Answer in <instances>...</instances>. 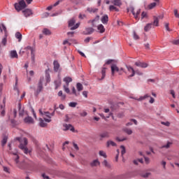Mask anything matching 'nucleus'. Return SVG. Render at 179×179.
I'll list each match as a JSON object with an SVG mask.
<instances>
[{
  "instance_id": "nucleus-1",
  "label": "nucleus",
  "mask_w": 179,
  "mask_h": 179,
  "mask_svg": "<svg viewBox=\"0 0 179 179\" xmlns=\"http://www.w3.org/2000/svg\"><path fill=\"white\" fill-rule=\"evenodd\" d=\"M15 139V141H18V142H20L19 148L21 149V150H22L25 155H29L30 151H29V148H27V143H29L27 138L17 137Z\"/></svg>"
},
{
  "instance_id": "nucleus-2",
  "label": "nucleus",
  "mask_w": 179,
  "mask_h": 179,
  "mask_svg": "<svg viewBox=\"0 0 179 179\" xmlns=\"http://www.w3.org/2000/svg\"><path fill=\"white\" fill-rule=\"evenodd\" d=\"M14 6L17 12H20V10H23V9L27 8V5L26 4V1H24V0H21L18 3H15Z\"/></svg>"
},
{
  "instance_id": "nucleus-3",
  "label": "nucleus",
  "mask_w": 179,
  "mask_h": 179,
  "mask_svg": "<svg viewBox=\"0 0 179 179\" xmlns=\"http://www.w3.org/2000/svg\"><path fill=\"white\" fill-rule=\"evenodd\" d=\"M76 23V20L75 18H72L69 21V27H70L71 30H76L80 26V22Z\"/></svg>"
},
{
  "instance_id": "nucleus-4",
  "label": "nucleus",
  "mask_w": 179,
  "mask_h": 179,
  "mask_svg": "<svg viewBox=\"0 0 179 179\" xmlns=\"http://www.w3.org/2000/svg\"><path fill=\"white\" fill-rule=\"evenodd\" d=\"M39 113L41 115H45V117H47L48 118H45L43 117L44 121L45 122H51V113L50 112H43V109H39Z\"/></svg>"
},
{
  "instance_id": "nucleus-5",
  "label": "nucleus",
  "mask_w": 179,
  "mask_h": 179,
  "mask_svg": "<svg viewBox=\"0 0 179 179\" xmlns=\"http://www.w3.org/2000/svg\"><path fill=\"white\" fill-rule=\"evenodd\" d=\"M135 8L131 6L127 8V12H131L132 15L134 16L135 19L139 20V15H141V9L137 10L136 13H135Z\"/></svg>"
},
{
  "instance_id": "nucleus-6",
  "label": "nucleus",
  "mask_w": 179,
  "mask_h": 179,
  "mask_svg": "<svg viewBox=\"0 0 179 179\" xmlns=\"http://www.w3.org/2000/svg\"><path fill=\"white\" fill-rule=\"evenodd\" d=\"M43 82H44V77L41 78L38 84V89L36 90L35 94L36 96H38L41 90H43Z\"/></svg>"
},
{
  "instance_id": "nucleus-7",
  "label": "nucleus",
  "mask_w": 179,
  "mask_h": 179,
  "mask_svg": "<svg viewBox=\"0 0 179 179\" xmlns=\"http://www.w3.org/2000/svg\"><path fill=\"white\" fill-rule=\"evenodd\" d=\"M63 127V131H71V132H75V127H73L71 124H64Z\"/></svg>"
},
{
  "instance_id": "nucleus-8",
  "label": "nucleus",
  "mask_w": 179,
  "mask_h": 179,
  "mask_svg": "<svg viewBox=\"0 0 179 179\" xmlns=\"http://www.w3.org/2000/svg\"><path fill=\"white\" fill-rule=\"evenodd\" d=\"M22 13L25 17H29V16H31V15H33V11L31 10V9L26 8L22 10Z\"/></svg>"
},
{
  "instance_id": "nucleus-9",
  "label": "nucleus",
  "mask_w": 179,
  "mask_h": 179,
  "mask_svg": "<svg viewBox=\"0 0 179 179\" xmlns=\"http://www.w3.org/2000/svg\"><path fill=\"white\" fill-rule=\"evenodd\" d=\"M136 66H138V68H148V63L143 62H135Z\"/></svg>"
},
{
  "instance_id": "nucleus-10",
  "label": "nucleus",
  "mask_w": 179,
  "mask_h": 179,
  "mask_svg": "<svg viewBox=\"0 0 179 179\" xmlns=\"http://www.w3.org/2000/svg\"><path fill=\"white\" fill-rule=\"evenodd\" d=\"M127 71L131 73V75H129L128 76V78H133V76H135V73H136V71H135V69H134V68H132V66H127Z\"/></svg>"
},
{
  "instance_id": "nucleus-11",
  "label": "nucleus",
  "mask_w": 179,
  "mask_h": 179,
  "mask_svg": "<svg viewBox=\"0 0 179 179\" xmlns=\"http://www.w3.org/2000/svg\"><path fill=\"white\" fill-rule=\"evenodd\" d=\"M115 72H120V69L117 66L116 64L111 65V73L112 76H114Z\"/></svg>"
},
{
  "instance_id": "nucleus-12",
  "label": "nucleus",
  "mask_w": 179,
  "mask_h": 179,
  "mask_svg": "<svg viewBox=\"0 0 179 179\" xmlns=\"http://www.w3.org/2000/svg\"><path fill=\"white\" fill-rule=\"evenodd\" d=\"M24 122L25 124H34V119L30 116H27L24 119Z\"/></svg>"
},
{
  "instance_id": "nucleus-13",
  "label": "nucleus",
  "mask_w": 179,
  "mask_h": 179,
  "mask_svg": "<svg viewBox=\"0 0 179 179\" xmlns=\"http://www.w3.org/2000/svg\"><path fill=\"white\" fill-rule=\"evenodd\" d=\"M19 115L23 117L24 115V109L22 108V103H18Z\"/></svg>"
},
{
  "instance_id": "nucleus-14",
  "label": "nucleus",
  "mask_w": 179,
  "mask_h": 179,
  "mask_svg": "<svg viewBox=\"0 0 179 179\" xmlns=\"http://www.w3.org/2000/svg\"><path fill=\"white\" fill-rule=\"evenodd\" d=\"M45 80L47 83H50V82H51V77L50 76V69L45 70Z\"/></svg>"
},
{
  "instance_id": "nucleus-15",
  "label": "nucleus",
  "mask_w": 179,
  "mask_h": 179,
  "mask_svg": "<svg viewBox=\"0 0 179 179\" xmlns=\"http://www.w3.org/2000/svg\"><path fill=\"white\" fill-rule=\"evenodd\" d=\"M39 127H41V128H45V127H47V122H45L43 118H39Z\"/></svg>"
},
{
  "instance_id": "nucleus-16",
  "label": "nucleus",
  "mask_w": 179,
  "mask_h": 179,
  "mask_svg": "<svg viewBox=\"0 0 179 179\" xmlns=\"http://www.w3.org/2000/svg\"><path fill=\"white\" fill-rule=\"evenodd\" d=\"M101 23H103V24H107V23H108V15H104L101 17Z\"/></svg>"
},
{
  "instance_id": "nucleus-17",
  "label": "nucleus",
  "mask_w": 179,
  "mask_h": 179,
  "mask_svg": "<svg viewBox=\"0 0 179 179\" xmlns=\"http://www.w3.org/2000/svg\"><path fill=\"white\" fill-rule=\"evenodd\" d=\"M53 65L55 72H58V71L59 70V63H58V61L55 60L53 62Z\"/></svg>"
},
{
  "instance_id": "nucleus-18",
  "label": "nucleus",
  "mask_w": 179,
  "mask_h": 179,
  "mask_svg": "<svg viewBox=\"0 0 179 179\" xmlns=\"http://www.w3.org/2000/svg\"><path fill=\"white\" fill-rule=\"evenodd\" d=\"M97 30L99 33L103 34L104 31H106V28H104L103 24H100L97 26Z\"/></svg>"
},
{
  "instance_id": "nucleus-19",
  "label": "nucleus",
  "mask_w": 179,
  "mask_h": 179,
  "mask_svg": "<svg viewBox=\"0 0 179 179\" xmlns=\"http://www.w3.org/2000/svg\"><path fill=\"white\" fill-rule=\"evenodd\" d=\"M149 97H150V95H149L148 94H146L143 96H140L139 99H136V98H133V99H134L135 100H137L138 101H142V100H145Z\"/></svg>"
},
{
  "instance_id": "nucleus-20",
  "label": "nucleus",
  "mask_w": 179,
  "mask_h": 179,
  "mask_svg": "<svg viewBox=\"0 0 179 179\" xmlns=\"http://www.w3.org/2000/svg\"><path fill=\"white\" fill-rule=\"evenodd\" d=\"M111 3H113L115 6H120L122 5V3H121V0H111Z\"/></svg>"
},
{
  "instance_id": "nucleus-21",
  "label": "nucleus",
  "mask_w": 179,
  "mask_h": 179,
  "mask_svg": "<svg viewBox=\"0 0 179 179\" xmlns=\"http://www.w3.org/2000/svg\"><path fill=\"white\" fill-rule=\"evenodd\" d=\"M110 146H117V143L111 140H109L106 142V148H110Z\"/></svg>"
},
{
  "instance_id": "nucleus-22",
  "label": "nucleus",
  "mask_w": 179,
  "mask_h": 179,
  "mask_svg": "<svg viewBox=\"0 0 179 179\" xmlns=\"http://www.w3.org/2000/svg\"><path fill=\"white\" fill-rule=\"evenodd\" d=\"M85 34L89 35V34H92L94 31V29L92 28V27H87L85 28Z\"/></svg>"
},
{
  "instance_id": "nucleus-23",
  "label": "nucleus",
  "mask_w": 179,
  "mask_h": 179,
  "mask_svg": "<svg viewBox=\"0 0 179 179\" xmlns=\"http://www.w3.org/2000/svg\"><path fill=\"white\" fill-rule=\"evenodd\" d=\"M55 89H58L59 86H61V78H57L56 80L54 82Z\"/></svg>"
},
{
  "instance_id": "nucleus-24",
  "label": "nucleus",
  "mask_w": 179,
  "mask_h": 179,
  "mask_svg": "<svg viewBox=\"0 0 179 179\" xmlns=\"http://www.w3.org/2000/svg\"><path fill=\"white\" fill-rule=\"evenodd\" d=\"M10 58H17V52L16 50H11L10 52Z\"/></svg>"
},
{
  "instance_id": "nucleus-25",
  "label": "nucleus",
  "mask_w": 179,
  "mask_h": 179,
  "mask_svg": "<svg viewBox=\"0 0 179 179\" xmlns=\"http://www.w3.org/2000/svg\"><path fill=\"white\" fill-rule=\"evenodd\" d=\"M64 82H65L66 85L67 86H69V83H71V82H72V78L71 77H66L64 78Z\"/></svg>"
},
{
  "instance_id": "nucleus-26",
  "label": "nucleus",
  "mask_w": 179,
  "mask_h": 179,
  "mask_svg": "<svg viewBox=\"0 0 179 179\" xmlns=\"http://www.w3.org/2000/svg\"><path fill=\"white\" fill-rule=\"evenodd\" d=\"M0 110H1L0 115L1 117L5 116V104L4 105H0Z\"/></svg>"
},
{
  "instance_id": "nucleus-27",
  "label": "nucleus",
  "mask_w": 179,
  "mask_h": 179,
  "mask_svg": "<svg viewBox=\"0 0 179 179\" xmlns=\"http://www.w3.org/2000/svg\"><path fill=\"white\" fill-rule=\"evenodd\" d=\"M99 20H100V16L99 15H96L94 20H90L88 22V23H90V22L92 23V26L94 27V22H99Z\"/></svg>"
},
{
  "instance_id": "nucleus-28",
  "label": "nucleus",
  "mask_w": 179,
  "mask_h": 179,
  "mask_svg": "<svg viewBox=\"0 0 179 179\" xmlns=\"http://www.w3.org/2000/svg\"><path fill=\"white\" fill-rule=\"evenodd\" d=\"M100 115V117H101L102 118H103V120H106L107 118H110V117H112L113 120H114V116L113 115V113H110L108 116L105 117L103 113H99V114Z\"/></svg>"
},
{
  "instance_id": "nucleus-29",
  "label": "nucleus",
  "mask_w": 179,
  "mask_h": 179,
  "mask_svg": "<svg viewBox=\"0 0 179 179\" xmlns=\"http://www.w3.org/2000/svg\"><path fill=\"white\" fill-rule=\"evenodd\" d=\"M42 33L45 34V36H50L51 34V31L47 28H44L42 31Z\"/></svg>"
},
{
  "instance_id": "nucleus-30",
  "label": "nucleus",
  "mask_w": 179,
  "mask_h": 179,
  "mask_svg": "<svg viewBox=\"0 0 179 179\" xmlns=\"http://www.w3.org/2000/svg\"><path fill=\"white\" fill-rule=\"evenodd\" d=\"M152 24L153 26H156V27H159V17L154 16V21Z\"/></svg>"
},
{
  "instance_id": "nucleus-31",
  "label": "nucleus",
  "mask_w": 179,
  "mask_h": 179,
  "mask_svg": "<svg viewBox=\"0 0 179 179\" xmlns=\"http://www.w3.org/2000/svg\"><path fill=\"white\" fill-rule=\"evenodd\" d=\"M91 166L92 167L100 166V162H99V159H94L92 162H91Z\"/></svg>"
},
{
  "instance_id": "nucleus-32",
  "label": "nucleus",
  "mask_w": 179,
  "mask_h": 179,
  "mask_svg": "<svg viewBox=\"0 0 179 179\" xmlns=\"http://www.w3.org/2000/svg\"><path fill=\"white\" fill-rule=\"evenodd\" d=\"M152 23H148L147 24L145 27H144V30L145 31H149V30H150V29H152Z\"/></svg>"
},
{
  "instance_id": "nucleus-33",
  "label": "nucleus",
  "mask_w": 179,
  "mask_h": 179,
  "mask_svg": "<svg viewBox=\"0 0 179 179\" xmlns=\"http://www.w3.org/2000/svg\"><path fill=\"white\" fill-rule=\"evenodd\" d=\"M76 88L78 92H82V90H83V85L80 83H78Z\"/></svg>"
},
{
  "instance_id": "nucleus-34",
  "label": "nucleus",
  "mask_w": 179,
  "mask_h": 179,
  "mask_svg": "<svg viewBox=\"0 0 179 179\" xmlns=\"http://www.w3.org/2000/svg\"><path fill=\"white\" fill-rule=\"evenodd\" d=\"M101 138H110V134L107 131H105L100 134Z\"/></svg>"
},
{
  "instance_id": "nucleus-35",
  "label": "nucleus",
  "mask_w": 179,
  "mask_h": 179,
  "mask_svg": "<svg viewBox=\"0 0 179 179\" xmlns=\"http://www.w3.org/2000/svg\"><path fill=\"white\" fill-rule=\"evenodd\" d=\"M58 96L59 97H62V100H65V99L66 98V95L63 94L62 90H60L58 92Z\"/></svg>"
},
{
  "instance_id": "nucleus-36",
  "label": "nucleus",
  "mask_w": 179,
  "mask_h": 179,
  "mask_svg": "<svg viewBox=\"0 0 179 179\" xmlns=\"http://www.w3.org/2000/svg\"><path fill=\"white\" fill-rule=\"evenodd\" d=\"M87 10L88 12H90V13H96V12H97V10H99V9L97 8H88L87 9Z\"/></svg>"
},
{
  "instance_id": "nucleus-37",
  "label": "nucleus",
  "mask_w": 179,
  "mask_h": 179,
  "mask_svg": "<svg viewBox=\"0 0 179 179\" xmlns=\"http://www.w3.org/2000/svg\"><path fill=\"white\" fill-rule=\"evenodd\" d=\"M15 38H17L18 41L20 43V41H22V34L17 32L15 34Z\"/></svg>"
},
{
  "instance_id": "nucleus-38",
  "label": "nucleus",
  "mask_w": 179,
  "mask_h": 179,
  "mask_svg": "<svg viewBox=\"0 0 179 179\" xmlns=\"http://www.w3.org/2000/svg\"><path fill=\"white\" fill-rule=\"evenodd\" d=\"M14 157H13V159L15 160L16 164H19V155H17V154L16 153H13Z\"/></svg>"
},
{
  "instance_id": "nucleus-39",
  "label": "nucleus",
  "mask_w": 179,
  "mask_h": 179,
  "mask_svg": "<svg viewBox=\"0 0 179 179\" xmlns=\"http://www.w3.org/2000/svg\"><path fill=\"white\" fill-rule=\"evenodd\" d=\"M0 31L1 33H2V31H5V33H6V27L5 26V24H1L0 25Z\"/></svg>"
},
{
  "instance_id": "nucleus-40",
  "label": "nucleus",
  "mask_w": 179,
  "mask_h": 179,
  "mask_svg": "<svg viewBox=\"0 0 179 179\" xmlns=\"http://www.w3.org/2000/svg\"><path fill=\"white\" fill-rule=\"evenodd\" d=\"M6 142H8V136H5L1 141L2 146H5V145H6Z\"/></svg>"
},
{
  "instance_id": "nucleus-41",
  "label": "nucleus",
  "mask_w": 179,
  "mask_h": 179,
  "mask_svg": "<svg viewBox=\"0 0 179 179\" xmlns=\"http://www.w3.org/2000/svg\"><path fill=\"white\" fill-rule=\"evenodd\" d=\"M133 38L134 40H139V35L136 34V31H133Z\"/></svg>"
},
{
  "instance_id": "nucleus-42",
  "label": "nucleus",
  "mask_w": 179,
  "mask_h": 179,
  "mask_svg": "<svg viewBox=\"0 0 179 179\" xmlns=\"http://www.w3.org/2000/svg\"><path fill=\"white\" fill-rule=\"evenodd\" d=\"M107 69L106 67H103L101 70V74H102V77L101 79H104L106 78V70Z\"/></svg>"
},
{
  "instance_id": "nucleus-43",
  "label": "nucleus",
  "mask_w": 179,
  "mask_h": 179,
  "mask_svg": "<svg viewBox=\"0 0 179 179\" xmlns=\"http://www.w3.org/2000/svg\"><path fill=\"white\" fill-rule=\"evenodd\" d=\"M99 156H102V157H104V159H107V154L103 150L99 151Z\"/></svg>"
},
{
  "instance_id": "nucleus-44",
  "label": "nucleus",
  "mask_w": 179,
  "mask_h": 179,
  "mask_svg": "<svg viewBox=\"0 0 179 179\" xmlns=\"http://www.w3.org/2000/svg\"><path fill=\"white\" fill-rule=\"evenodd\" d=\"M156 2L151 3L148 5V9H153L154 8H156Z\"/></svg>"
},
{
  "instance_id": "nucleus-45",
  "label": "nucleus",
  "mask_w": 179,
  "mask_h": 179,
  "mask_svg": "<svg viewBox=\"0 0 179 179\" xmlns=\"http://www.w3.org/2000/svg\"><path fill=\"white\" fill-rule=\"evenodd\" d=\"M76 106H78V103H76V102H70L69 103V106L71 107L72 108H75V107H76Z\"/></svg>"
},
{
  "instance_id": "nucleus-46",
  "label": "nucleus",
  "mask_w": 179,
  "mask_h": 179,
  "mask_svg": "<svg viewBox=\"0 0 179 179\" xmlns=\"http://www.w3.org/2000/svg\"><path fill=\"white\" fill-rule=\"evenodd\" d=\"M64 90L66 93H71V90H69V85H64Z\"/></svg>"
},
{
  "instance_id": "nucleus-47",
  "label": "nucleus",
  "mask_w": 179,
  "mask_h": 179,
  "mask_svg": "<svg viewBox=\"0 0 179 179\" xmlns=\"http://www.w3.org/2000/svg\"><path fill=\"white\" fill-rule=\"evenodd\" d=\"M120 149H122V151H121L122 156H124V155H125L126 153L125 146L121 145Z\"/></svg>"
},
{
  "instance_id": "nucleus-48",
  "label": "nucleus",
  "mask_w": 179,
  "mask_h": 179,
  "mask_svg": "<svg viewBox=\"0 0 179 179\" xmlns=\"http://www.w3.org/2000/svg\"><path fill=\"white\" fill-rule=\"evenodd\" d=\"M109 10H115L116 12H118L119 10L114 6H110Z\"/></svg>"
},
{
  "instance_id": "nucleus-49",
  "label": "nucleus",
  "mask_w": 179,
  "mask_h": 179,
  "mask_svg": "<svg viewBox=\"0 0 179 179\" xmlns=\"http://www.w3.org/2000/svg\"><path fill=\"white\" fill-rule=\"evenodd\" d=\"M72 93L73 95L78 96L79 95V93L76 92V89H75V87H72Z\"/></svg>"
},
{
  "instance_id": "nucleus-50",
  "label": "nucleus",
  "mask_w": 179,
  "mask_h": 179,
  "mask_svg": "<svg viewBox=\"0 0 179 179\" xmlns=\"http://www.w3.org/2000/svg\"><path fill=\"white\" fill-rule=\"evenodd\" d=\"M31 62H33V64H34V62H36V57L34 56V52L31 53Z\"/></svg>"
},
{
  "instance_id": "nucleus-51",
  "label": "nucleus",
  "mask_w": 179,
  "mask_h": 179,
  "mask_svg": "<svg viewBox=\"0 0 179 179\" xmlns=\"http://www.w3.org/2000/svg\"><path fill=\"white\" fill-rule=\"evenodd\" d=\"M124 132H126L127 135H132V130L130 129H124Z\"/></svg>"
},
{
  "instance_id": "nucleus-52",
  "label": "nucleus",
  "mask_w": 179,
  "mask_h": 179,
  "mask_svg": "<svg viewBox=\"0 0 179 179\" xmlns=\"http://www.w3.org/2000/svg\"><path fill=\"white\" fill-rule=\"evenodd\" d=\"M174 16L177 17V19H179V14L178 10L177 9L173 10Z\"/></svg>"
},
{
  "instance_id": "nucleus-53",
  "label": "nucleus",
  "mask_w": 179,
  "mask_h": 179,
  "mask_svg": "<svg viewBox=\"0 0 179 179\" xmlns=\"http://www.w3.org/2000/svg\"><path fill=\"white\" fill-rule=\"evenodd\" d=\"M145 17H148V13L145 11H143L141 13V19H145Z\"/></svg>"
},
{
  "instance_id": "nucleus-54",
  "label": "nucleus",
  "mask_w": 179,
  "mask_h": 179,
  "mask_svg": "<svg viewBox=\"0 0 179 179\" xmlns=\"http://www.w3.org/2000/svg\"><path fill=\"white\" fill-rule=\"evenodd\" d=\"M25 50H30L31 54L34 52V49H33V48H31V46H27L25 48Z\"/></svg>"
},
{
  "instance_id": "nucleus-55",
  "label": "nucleus",
  "mask_w": 179,
  "mask_h": 179,
  "mask_svg": "<svg viewBox=\"0 0 179 179\" xmlns=\"http://www.w3.org/2000/svg\"><path fill=\"white\" fill-rule=\"evenodd\" d=\"M144 159L146 164H149L150 163V159H149V157H145Z\"/></svg>"
},
{
  "instance_id": "nucleus-56",
  "label": "nucleus",
  "mask_w": 179,
  "mask_h": 179,
  "mask_svg": "<svg viewBox=\"0 0 179 179\" xmlns=\"http://www.w3.org/2000/svg\"><path fill=\"white\" fill-rule=\"evenodd\" d=\"M103 166H105L106 167H110V166L109 165L108 162L107 160H106V159L103 162Z\"/></svg>"
},
{
  "instance_id": "nucleus-57",
  "label": "nucleus",
  "mask_w": 179,
  "mask_h": 179,
  "mask_svg": "<svg viewBox=\"0 0 179 179\" xmlns=\"http://www.w3.org/2000/svg\"><path fill=\"white\" fill-rule=\"evenodd\" d=\"M161 124L162 125H165L166 127H170V123L169 122H162Z\"/></svg>"
},
{
  "instance_id": "nucleus-58",
  "label": "nucleus",
  "mask_w": 179,
  "mask_h": 179,
  "mask_svg": "<svg viewBox=\"0 0 179 179\" xmlns=\"http://www.w3.org/2000/svg\"><path fill=\"white\" fill-rule=\"evenodd\" d=\"M80 115L81 117H86V115H87V112L83 111V112H82V113H80Z\"/></svg>"
},
{
  "instance_id": "nucleus-59",
  "label": "nucleus",
  "mask_w": 179,
  "mask_h": 179,
  "mask_svg": "<svg viewBox=\"0 0 179 179\" xmlns=\"http://www.w3.org/2000/svg\"><path fill=\"white\" fill-rule=\"evenodd\" d=\"M14 90L16 91L17 96H19V94H20V92L19 91V88H17V87L15 85L14 87Z\"/></svg>"
},
{
  "instance_id": "nucleus-60",
  "label": "nucleus",
  "mask_w": 179,
  "mask_h": 179,
  "mask_svg": "<svg viewBox=\"0 0 179 179\" xmlns=\"http://www.w3.org/2000/svg\"><path fill=\"white\" fill-rule=\"evenodd\" d=\"M73 145L74 149H76V152H78V150H79V147L78 146V144L73 143Z\"/></svg>"
},
{
  "instance_id": "nucleus-61",
  "label": "nucleus",
  "mask_w": 179,
  "mask_h": 179,
  "mask_svg": "<svg viewBox=\"0 0 179 179\" xmlns=\"http://www.w3.org/2000/svg\"><path fill=\"white\" fill-rule=\"evenodd\" d=\"M170 145H171V143L168 142L166 145H163L162 148H166V149H169V148H170Z\"/></svg>"
},
{
  "instance_id": "nucleus-62",
  "label": "nucleus",
  "mask_w": 179,
  "mask_h": 179,
  "mask_svg": "<svg viewBox=\"0 0 179 179\" xmlns=\"http://www.w3.org/2000/svg\"><path fill=\"white\" fill-rule=\"evenodd\" d=\"M165 29L166 30V31H170V27H169V23L166 22L165 23Z\"/></svg>"
},
{
  "instance_id": "nucleus-63",
  "label": "nucleus",
  "mask_w": 179,
  "mask_h": 179,
  "mask_svg": "<svg viewBox=\"0 0 179 179\" xmlns=\"http://www.w3.org/2000/svg\"><path fill=\"white\" fill-rule=\"evenodd\" d=\"M63 0H58L57 1H56L54 4L53 6H58L59 3H61V2H62Z\"/></svg>"
},
{
  "instance_id": "nucleus-64",
  "label": "nucleus",
  "mask_w": 179,
  "mask_h": 179,
  "mask_svg": "<svg viewBox=\"0 0 179 179\" xmlns=\"http://www.w3.org/2000/svg\"><path fill=\"white\" fill-rule=\"evenodd\" d=\"M171 94L172 95V96L173 97V99H176V92H174L173 90H171Z\"/></svg>"
}]
</instances>
